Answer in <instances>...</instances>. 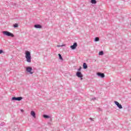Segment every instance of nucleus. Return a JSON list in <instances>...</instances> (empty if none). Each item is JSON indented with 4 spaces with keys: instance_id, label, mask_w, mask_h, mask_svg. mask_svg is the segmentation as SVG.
I'll return each instance as SVG.
<instances>
[{
    "instance_id": "16",
    "label": "nucleus",
    "mask_w": 131,
    "mask_h": 131,
    "mask_svg": "<svg viewBox=\"0 0 131 131\" xmlns=\"http://www.w3.org/2000/svg\"><path fill=\"white\" fill-rule=\"evenodd\" d=\"M118 108L119 109H122V105H121V104H119V105H117Z\"/></svg>"
},
{
    "instance_id": "25",
    "label": "nucleus",
    "mask_w": 131,
    "mask_h": 131,
    "mask_svg": "<svg viewBox=\"0 0 131 131\" xmlns=\"http://www.w3.org/2000/svg\"><path fill=\"white\" fill-rule=\"evenodd\" d=\"M92 100H96V98H92Z\"/></svg>"
},
{
    "instance_id": "11",
    "label": "nucleus",
    "mask_w": 131,
    "mask_h": 131,
    "mask_svg": "<svg viewBox=\"0 0 131 131\" xmlns=\"http://www.w3.org/2000/svg\"><path fill=\"white\" fill-rule=\"evenodd\" d=\"M43 117L44 118H47V119H49V118H51V117H50L49 115H43Z\"/></svg>"
},
{
    "instance_id": "8",
    "label": "nucleus",
    "mask_w": 131,
    "mask_h": 131,
    "mask_svg": "<svg viewBox=\"0 0 131 131\" xmlns=\"http://www.w3.org/2000/svg\"><path fill=\"white\" fill-rule=\"evenodd\" d=\"M34 27L35 28H36L37 29H40L41 28H42V26L41 25L39 24H36L34 26Z\"/></svg>"
},
{
    "instance_id": "9",
    "label": "nucleus",
    "mask_w": 131,
    "mask_h": 131,
    "mask_svg": "<svg viewBox=\"0 0 131 131\" xmlns=\"http://www.w3.org/2000/svg\"><path fill=\"white\" fill-rule=\"evenodd\" d=\"M31 115L32 116H33V117H34V118H35V117H36V116H35L36 115L35 112L33 111H32L31 112Z\"/></svg>"
},
{
    "instance_id": "21",
    "label": "nucleus",
    "mask_w": 131,
    "mask_h": 131,
    "mask_svg": "<svg viewBox=\"0 0 131 131\" xmlns=\"http://www.w3.org/2000/svg\"><path fill=\"white\" fill-rule=\"evenodd\" d=\"M5 124V123H1L0 124V125H1V126H3V125Z\"/></svg>"
},
{
    "instance_id": "26",
    "label": "nucleus",
    "mask_w": 131,
    "mask_h": 131,
    "mask_svg": "<svg viewBox=\"0 0 131 131\" xmlns=\"http://www.w3.org/2000/svg\"><path fill=\"white\" fill-rule=\"evenodd\" d=\"M21 112H24V111L23 110H21Z\"/></svg>"
},
{
    "instance_id": "6",
    "label": "nucleus",
    "mask_w": 131,
    "mask_h": 131,
    "mask_svg": "<svg viewBox=\"0 0 131 131\" xmlns=\"http://www.w3.org/2000/svg\"><path fill=\"white\" fill-rule=\"evenodd\" d=\"M97 75L98 77H100V78H104V77H105V74L101 72L97 73Z\"/></svg>"
},
{
    "instance_id": "20",
    "label": "nucleus",
    "mask_w": 131,
    "mask_h": 131,
    "mask_svg": "<svg viewBox=\"0 0 131 131\" xmlns=\"http://www.w3.org/2000/svg\"><path fill=\"white\" fill-rule=\"evenodd\" d=\"M80 70H81V67H80L78 69V71L80 72Z\"/></svg>"
},
{
    "instance_id": "19",
    "label": "nucleus",
    "mask_w": 131,
    "mask_h": 131,
    "mask_svg": "<svg viewBox=\"0 0 131 131\" xmlns=\"http://www.w3.org/2000/svg\"><path fill=\"white\" fill-rule=\"evenodd\" d=\"M4 53V51L3 50H0V54H3Z\"/></svg>"
},
{
    "instance_id": "17",
    "label": "nucleus",
    "mask_w": 131,
    "mask_h": 131,
    "mask_svg": "<svg viewBox=\"0 0 131 131\" xmlns=\"http://www.w3.org/2000/svg\"><path fill=\"white\" fill-rule=\"evenodd\" d=\"M114 103H115V105H116V106L119 105L120 104L119 102H118V101H115Z\"/></svg>"
},
{
    "instance_id": "23",
    "label": "nucleus",
    "mask_w": 131,
    "mask_h": 131,
    "mask_svg": "<svg viewBox=\"0 0 131 131\" xmlns=\"http://www.w3.org/2000/svg\"><path fill=\"white\" fill-rule=\"evenodd\" d=\"M90 120H92L93 121H94V119L92 118H90Z\"/></svg>"
},
{
    "instance_id": "1",
    "label": "nucleus",
    "mask_w": 131,
    "mask_h": 131,
    "mask_svg": "<svg viewBox=\"0 0 131 131\" xmlns=\"http://www.w3.org/2000/svg\"><path fill=\"white\" fill-rule=\"evenodd\" d=\"M25 58L28 63H31V54L30 51H26L25 52Z\"/></svg>"
},
{
    "instance_id": "24",
    "label": "nucleus",
    "mask_w": 131,
    "mask_h": 131,
    "mask_svg": "<svg viewBox=\"0 0 131 131\" xmlns=\"http://www.w3.org/2000/svg\"><path fill=\"white\" fill-rule=\"evenodd\" d=\"M98 111H102V109L99 108V109H98Z\"/></svg>"
},
{
    "instance_id": "3",
    "label": "nucleus",
    "mask_w": 131,
    "mask_h": 131,
    "mask_svg": "<svg viewBox=\"0 0 131 131\" xmlns=\"http://www.w3.org/2000/svg\"><path fill=\"white\" fill-rule=\"evenodd\" d=\"M76 75V76H77V77H79V78H80L81 80H82L83 79L82 77H83V75H82V74L79 71L77 72Z\"/></svg>"
},
{
    "instance_id": "15",
    "label": "nucleus",
    "mask_w": 131,
    "mask_h": 131,
    "mask_svg": "<svg viewBox=\"0 0 131 131\" xmlns=\"http://www.w3.org/2000/svg\"><path fill=\"white\" fill-rule=\"evenodd\" d=\"M58 57L60 60H62L63 61V57H62V55H61V54H58Z\"/></svg>"
},
{
    "instance_id": "10",
    "label": "nucleus",
    "mask_w": 131,
    "mask_h": 131,
    "mask_svg": "<svg viewBox=\"0 0 131 131\" xmlns=\"http://www.w3.org/2000/svg\"><path fill=\"white\" fill-rule=\"evenodd\" d=\"M83 69H87V68H88V64H86V63L84 62L83 63Z\"/></svg>"
},
{
    "instance_id": "22",
    "label": "nucleus",
    "mask_w": 131,
    "mask_h": 131,
    "mask_svg": "<svg viewBox=\"0 0 131 131\" xmlns=\"http://www.w3.org/2000/svg\"><path fill=\"white\" fill-rule=\"evenodd\" d=\"M57 47L58 48L60 47H64V45H61V46L58 45Z\"/></svg>"
},
{
    "instance_id": "7",
    "label": "nucleus",
    "mask_w": 131,
    "mask_h": 131,
    "mask_svg": "<svg viewBox=\"0 0 131 131\" xmlns=\"http://www.w3.org/2000/svg\"><path fill=\"white\" fill-rule=\"evenodd\" d=\"M71 50H75L77 48V43L74 42L73 45L70 47Z\"/></svg>"
},
{
    "instance_id": "27",
    "label": "nucleus",
    "mask_w": 131,
    "mask_h": 131,
    "mask_svg": "<svg viewBox=\"0 0 131 131\" xmlns=\"http://www.w3.org/2000/svg\"><path fill=\"white\" fill-rule=\"evenodd\" d=\"M130 80H131V78H130Z\"/></svg>"
},
{
    "instance_id": "2",
    "label": "nucleus",
    "mask_w": 131,
    "mask_h": 131,
    "mask_svg": "<svg viewBox=\"0 0 131 131\" xmlns=\"http://www.w3.org/2000/svg\"><path fill=\"white\" fill-rule=\"evenodd\" d=\"M3 34L4 35H6V36H10L11 37H14L15 35H14V34L7 31H4L2 32Z\"/></svg>"
},
{
    "instance_id": "4",
    "label": "nucleus",
    "mask_w": 131,
    "mask_h": 131,
    "mask_svg": "<svg viewBox=\"0 0 131 131\" xmlns=\"http://www.w3.org/2000/svg\"><path fill=\"white\" fill-rule=\"evenodd\" d=\"M23 99V97H13L11 98V100L12 101H21V100Z\"/></svg>"
},
{
    "instance_id": "18",
    "label": "nucleus",
    "mask_w": 131,
    "mask_h": 131,
    "mask_svg": "<svg viewBox=\"0 0 131 131\" xmlns=\"http://www.w3.org/2000/svg\"><path fill=\"white\" fill-rule=\"evenodd\" d=\"M18 24H15L13 25V27H14V28H17V27H18Z\"/></svg>"
},
{
    "instance_id": "5",
    "label": "nucleus",
    "mask_w": 131,
    "mask_h": 131,
    "mask_svg": "<svg viewBox=\"0 0 131 131\" xmlns=\"http://www.w3.org/2000/svg\"><path fill=\"white\" fill-rule=\"evenodd\" d=\"M27 72H29L30 74H33V72L32 71V68L31 67H28L26 68Z\"/></svg>"
},
{
    "instance_id": "13",
    "label": "nucleus",
    "mask_w": 131,
    "mask_h": 131,
    "mask_svg": "<svg viewBox=\"0 0 131 131\" xmlns=\"http://www.w3.org/2000/svg\"><path fill=\"white\" fill-rule=\"evenodd\" d=\"M91 4H97V1H96V0H91Z\"/></svg>"
},
{
    "instance_id": "14",
    "label": "nucleus",
    "mask_w": 131,
    "mask_h": 131,
    "mask_svg": "<svg viewBox=\"0 0 131 131\" xmlns=\"http://www.w3.org/2000/svg\"><path fill=\"white\" fill-rule=\"evenodd\" d=\"M100 40V38L98 37H96L94 39V41H99Z\"/></svg>"
},
{
    "instance_id": "12",
    "label": "nucleus",
    "mask_w": 131,
    "mask_h": 131,
    "mask_svg": "<svg viewBox=\"0 0 131 131\" xmlns=\"http://www.w3.org/2000/svg\"><path fill=\"white\" fill-rule=\"evenodd\" d=\"M99 56H103L104 55V51H101L99 52Z\"/></svg>"
}]
</instances>
